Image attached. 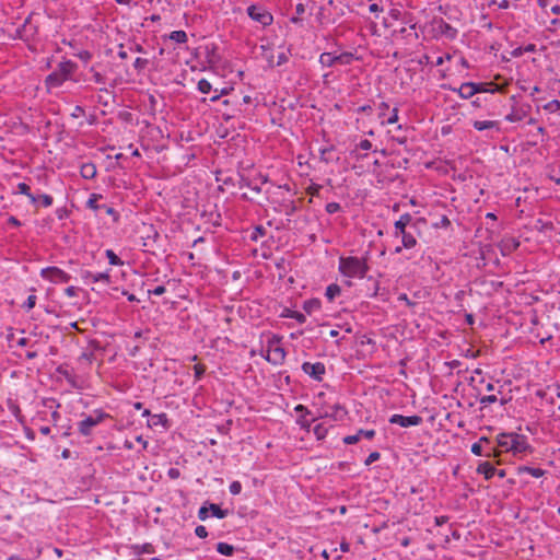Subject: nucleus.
I'll list each match as a JSON object with an SVG mask.
<instances>
[{
	"label": "nucleus",
	"mask_w": 560,
	"mask_h": 560,
	"mask_svg": "<svg viewBox=\"0 0 560 560\" xmlns=\"http://www.w3.org/2000/svg\"><path fill=\"white\" fill-rule=\"evenodd\" d=\"M370 270L369 254L364 256H340L338 259V271L347 278L346 284L352 285L351 279H364Z\"/></svg>",
	"instance_id": "1"
},
{
	"label": "nucleus",
	"mask_w": 560,
	"mask_h": 560,
	"mask_svg": "<svg viewBox=\"0 0 560 560\" xmlns=\"http://www.w3.org/2000/svg\"><path fill=\"white\" fill-rule=\"evenodd\" d=\"M497 445L501 452H511L514 456H524L533 453L534 448L528 443V438L516 432H502L497 435Z\"/></svg>",
	"instance_id": "2"
},
{
	"label": "nucleus",
	"mask_w": 560,
	"mask_h": 560,
	"mask_svg": "<svg viewBox=\"0 0 560 560\" xmlns=\"http://www.w3.org/2000/svg\"><path fill=\"white\" fill-rule=\"evenodd\" d=\"M77 68V63L71 60H63L59 62L57 68L46 77V86L48 89L61 86L72 77Z\"/></svg>",
	"instance_id": "3"
},
{
	"label": "nucleus",
	"mask_w": 560,
	"mask_h": 560,
	"mask_svg": "<svg viewBox=\"0 0 560 560\" xmlns=\"http://www.w3.org/2000/svg\"><path fill=\"white\" fill-rule=\"evenodd\" d=\"M108 419H113L112 415L105 412L103 409H94L91 415L84 416V418L77 423L78 432L82 436H90L94 427Z\"/></svg>",
	"instance_id": "4"
},
{
	"label": "nucleus",
	"mask_w": 560,
	"mask_h": 560,
	"mask_svg": "<svg viewBox=\"0 0 560 560\" xmlns=\"http://www.w3.org/2000/svg\"><path fill=\"white\" fill-rule=\"evenodd\" d=\"M348 416V410L341 404H322L317 411V418H328L335 422H342Z\"/></svg>",
	"instance_id": "5"
},
{
	"label": "nucleus",
	"mask_w": 560,
	"mask_h": 560,
	"mask_svg": "<svg viewBox=\"0 0 560 560\" xmlns=\"http://www.w3.org/2000/svg\"><path fill=\"white\" fill-rule=\"evenodd\" d=\"M265 359L273 365H280L284 362L285 350L280 345V338L276 335L267 341V354L265 355Z\"/></svg>",
	"instance_id": "6"
},
{
	"label": "nucleus",
	"mask_w": 560,
	"mask_h": 560,
	"mask_svg": "<svg viewBox=\"0 0 560 560\" xmlns=\"http://www.w3.org/2000/svg\"><path fill=\"white\" fill-rule=\"evenodd\" d=\"M354 55L349 51L335 55L332 52H323L319 56L318 62L324 68H330L335 65L348 66L352 62Z\"/></svg>",
	"instance_id": "7"
},
{
	"label": "nucleus",
	"mask_w": 560,
	"mask_h": 560,
	"mask_svg": "<svg viewBox=\"0 0 560 560\" xmlns=\"http://www.w3.org/2000/svg\"><path fill=\"white\" fill-rule=\"evenodd\" d=\"M40 277L51 283H67L71 280V276L58 267H46L40 270Z\"/></svg>",
	"instance_id": "8"
},
{
	"label": "nucleus",
	"mask_w": 560,
	"mask_h": 560,
	"mask_svg": "<svg viewBox=\"0 0 560 560\" xmlns=\"http://www.w3.org/2000/svg\"><path fill=\"white\" fill-rule=\"evenodd\" d=\"M248 16L262 26H269L273 22L272 14L262 5L252 4L247 8Z\"/></svg>",
	"instance_id": "9"
},
{
	"label": "nucleus",
	"mask_w": 560,
	"mask_h": 560,
	"mask_svg": "<svg viewBox=\"0 0 560 560\" xmlns=\"http://www.w3.org/2000/svg\"><path fill=\"white\" fill-rule=\"evenodd\" d=\"M302 371L315 381L322 382L326 373V366L323 362H304L302 364Z\"/></svg>",
	"instance_id": "10"
},
{
	"label": "nucleus",
	"mask_w": 560,
	"mask_h": 560,
	"mask_svg": "<svg viewBox=\"0 0 560 560\" xmlns=\"http://www.w3.org/2000/svg\"><path fill=\"white\" fill-rule=\"evenodd\" d=\"M388 421L392 424H398L402 428H409V427L420 425L422 423V418L417 415L402 416V415L395 413V415L390 416Z\"/></svg>",
	"instance_id": "11"
},
{
	"label": "nucleus",
	"mask_w": 560,
	"mask_h": 560,
	"mask_svg": "<svg viewBox=\"0 0 560 560\" xmlns=\"http://www.w3.org/2000/svg\"><path fill=\"white\" fill-rule=\"evenodd\" d=\"M433 30L438 35L444 36L448 39H454L457 36V30L443 19H436L433 21Z\"/></svg>",
	"instance_id": "12"
},
{
	"label": "nucleus",
	"mask_w": 560,
	"mask_h": 560,
	"mask_svg": "<svg viewBox=\"0 0 560 560\" xmlns=\"http://www.w3.org/2000/svg\"><path fill=\"white\" fill-rule=\"evenodd\" d=\"M530 109V105L525 104L521 106H514L511 113L505 116V120L509 122H517L523 120Z\"/></svg>",
	"instance_id": "13"
},
{
	"label": "nucleus",
	"mask_w": 560,
	"mask_h": 560,
	"mask_svg": "<svg viewBox=\"0 0 560 560\" xmlns=\"http://www.w3.org/2000/svg\"><path fill=\"white\" fill-rule=\"evenodd\" d=\"M471 453L476 456H486V457H497L500 455V452H498L497 447L494 446H488L486 450H483L480 442H476L471 445Z\"/></svg>",
	"instance_id": "14"
},
{
	"label": "nucleus",
	"mask_w": 560,
	"mask_h": 560,
	"mask_svg": "<svg viewBox=\"0 0 560 560\" xmlns=\"http://www.w3.org/2000/svg\"><path fill=\"white\" fill-rule=\"evenodd\" d=\"M472 127L478 131L494 130L500 132V122L498 120H474Z\"/></svg>",
	"instance_id": "15"
},
{
	"label": "nucleus",
	"mask_w": 560,
	"mask_h": 560,
	"mask_svg": "<svg viewBox=\"0 0 560 560\" xmlns=\"http://www.w3.org/2000/svg\"><path fill=\"white\" fill-rule=\"evenodd\" d=\"M412 217L409 213H404L400 218L395 222V236H399L400 233L408 231L407 228L411 223Z\"/></svg>",
	"instance_id": "16"
},
{
	"label": "nucleus",
	"mask_w": 560,
	"mask_h": 560,
	"mask_svg": "<svg viewBox=\"0 0 560 560\" xmlns=\"http://www.w3.org/2000/svg\"><path fill=\"white\" fill-rule=\"evenodd\" d=\"M83 278L91 281L92 283L103 282L106 284L110 283V276L108 272H92L85 271Z\"/></svg>",
	"instance_id": "17"
},
{
	"label": "nucleus",
	"mask_w": 560,
	"mask_h": 560,
	"mask_svg": "<svg viewBox=\"0 0 560 560\" xmlns=\"http://www.w3.org/2000/svg\"><path fill=\"white\" fill-rule=\"evenodd\" d=\"M372 142L368 139L361 140L355 148L352 150L351 155L355 158L357 160L364 159L366 154L360 153V151H370L372 150Z\"/></svg>",
	"instance_id": "18"
},
{
	"label": "nucleus",
	"mask_w": 560,
	"mask_h": 560,
	"mask_svg": "<svg viewBox=\"0 0 560 560\" xmlns=\"http://www.w3.org/2000/svg\"><path fill=\"white\" fill-rule=\"evenodd\" d=\"M452 91L457 93L463 100H468L475 95L472 82H464L459 88H454Z\"/></svg>",
	"instance_id": "19"
},
{
	"label": "nucleus",
	"mask_w": 560,
	"mask_h": 560,
	"mask_svg": "<svg viewBox=\"0 0 560 560\" xmlns=\"http://www.w3.org/2000/svg\"><path fill=\"white\" fill-rule=\"evenodd\" d=\"M477 472L483 475L486 480H490L495 476L497 468L491 463L483 462L478 465Z\"/></svg>",
	"instance_id": "20"
},
{
	"label": "nucleus",
	"mask_w": 560,
	"mask_h": 560,
	"mask_svg": "<svg viewBox=\"0 0 560 560\" xmlns=\"http://www.w3.org/2000/svg\"><path fill=\"white\" fill-rule=\"evenodd\" d=\"M148 427L149 428H155V427L167 428L168 427L167 415L162 412V413H156V415L151 416V419L148 420Z\"/></svg>",
	"instance_id": "21"
},
{
	"label": "nucleus",
	"mask_w": 560,
	"mask_h": 560,
	"mask_svg": "<svg viewBox=\"0 0 560 560\" xmlns=\"http://www.w3.org/2000/svg\"><path fill=\"white\" fill-rule=\"evenodd\" d=\"M96 166L94 163H83L80 167V174L85 179H93L96 176Z\"/></svg>",
	"instance_id": "22"
},
{
	"label": "nucleus",
	"mask_w": 560,
	"mask_h": 560,
	"mask_svg": "<svg viewBox=\"0 0 560 560\" xmlns=\"http://www.w3.org/2000/svg\"><path fill=\"white\" fill-rule=\"evenodd\" d=\"M280 317H283V318H293L295 319L299 324H304L306 322V316L304 314H302L301 312H298V311H293L291 308H288L285 307Z\"/></svg>",
	"instance_id": "23"
},
{
	"label": "nucleus",
	"mask_w": 560,
	"mask_h": 560,
	"mask_svg": "<svg viewBox=\"0 0 560 560\" xmlns=\"http://www.w3.org/2000/svg\"><path fill=\"white\" fill-rule=\"evenodd\" d=\"M14 194H21L28 198L32 205H36L35 194L32 192L31 187L26 183H19Z\"/></svg>",
	"instance_id": "24"
},
{
	"label": "nucleus",
	"mask_w": 560,
	"mask_h": 560,
	"mask_svg": "<svg viewBox=\"0 0 560 560\" xmlns=\"http://www.w3.org/2000/svg\"><path fill=\"white\" fill-rule=\"evenodd\" d=\"M399 236L405 248L410 249L417 245V238L409 230L400 233Z\"/></svg>",
	"instance_id": "25"
},
{
	"label": "nucleus",
	"mask_w": 560,
	"mask_h": 560,
	"mask_svg": "<svg viewBox=\"0 0 560 560\" xmlns=\"http://www.w3.org/2000/svg\"><path fill=\"white\" fill-rule=\"evenodd\" d=\"M520 246V242L515 238L511 237L508 240H503L501 244V253L503 255H508L515 250Z\"/></svg>",
	"instance_id": "26"
},
{
	"label": "nucleus",
	"mask_w": 560,
	"mask_h": 560,
	"mask_svg": "<svg viewBox=\"0 0 560 560\" xmlns=\"http://www.w3.org/2000/svg\"><path fill=\"white\" fill-rule=\"evenodd\" d=\"M518 474H528L534 478H540L545 476L546 470L541 468L536 467H529V466H520L517 468Z\"/></svg>",
	"instance_id": "27"
},
{
	"label": "nucleus",
	"mask_w": 560,
	"mask_h": 560,
	"mask_svg": "<svg viewBox=\"0 0 560 560\" xmlns=\"http://www.w3.org/2000/svg\"><path fill=\"white\" fill-rule=\"evenodd\" d=\"M101 199H103V196L101 194H91L86 201V208L93 211L102 210V205L98 203Z\"/></svg>",
	"instance_id": "28"
},
{
	"label": "nucleus",
	"mask_w": 560,
	"mask_h": 560,
	"mask_svg": "<svg viewBox=\"0 0 560 560\" xmlns=\"http://www.w3.org/2000/svg\"><path fill=\"white\" fill-rule=\"evenodd\" d=\"M341 294V288L337 283H331L326 288L325 296L329 302H332Z\"/></svg>",
	"instance_id": "29"
},
{
	"label": "nucleus",
	"mask_w": 560,
	"mask_h": 560,
	"mask_svg": "<svg viewBox=\"0 0 560 560\" xmlns=\"http://www.w3.org/2000/svg\"><path fill=\"white\" fill-rule=\"evenodd\" d=\"M35 198H36L35 206H37V207L40 206L43 208H49L50 206H52L54 198H52V196H50L48 194L35 195Z\"/></svg>",
	"instance_id": "30"
},
{
	"label": "nucleus",
	"mask_w": 560,
	"mask_h": 560,
	"mask_svg": "<svg viewBox=\"0 0 560 560\" xmlns=\"http://www.w3.org/2000/svg\"><path fill=\"white\" fill-rule=\"evenodd\" d=\"M209 509H210V512L211 514L214 516V517H218V518H224L229 515V510L226 509H221L218 504L215 503H209Z\"/></svg>",
	"instance_id": "31"
},
{
	"label": "nucleus",
	"mask_w": 560,
	"mask_h": 560,
	"mask_svg": "<svg viewBox=\"0 0 560 560\" xmlns=\"http://www.w3.org/2000/svg\"><path fill=\"white\" fill-rule=\"evenodd\" d=\"M168 38L178 44H185L188 40V36L185 31H173L168 35Z\"/></svg>",
	"instance_id": "32"
},
{
	"label": "nucleus",
	"mask_w": 560,
	"mask_h": 560,
	"mask_svg": "<svg viewBox=\"0 0 560 560\" xmlns=\"http://www.w3.org/2000/svg\"><path fill=\"white\" fill-rule=\"evenodd\" d=\"M234 550H235L234 547L228 542H218L217 544V551L220 555L231 557V556H233Z\"/></svg>",
	"instance_id": "33"
},
{
	"label": "nucleus",
	"mask_w": 560,
	"mask_h": 560,
	"mask_svg": "<svg viewBox=\"0 0 560 560\" xmlns=\"http://www.w3.org/2000/svg\"><path fill=\"white\" fill-rule=\"evenodd\" d=\"M493 85H494L493 83H487V82H480V83L472 82V90L475 91V94L493 92L494 89H490V86H493Z\"/></svg>",
	"instance_id": "34"
},
{
	"label": "nucleus",
	"mask_w": 560,
	"mask_h": 560,
	"mask_svg": "<svg viewBox=\"0 0 560 560\" xmlns=\"http://www.w3.org/2000/svg\"><path fill=\"white\" fill-rule=\"evenodd\" d=\"M320 307V303L318 300H307L303 303V310L307 313V314H312L314 311H317L319 310Z\"/></svg>",
	"instance_id": "35"
},
{
	"label": "nucleus",
	"mask_w": 560,
	"mask_h": 560,
	"mask_svg": "<svg viewBox=\"0 0 560 560\" xmlns=\"http://www.w3.org/2000/svg\"><path fill=\"white\" fill-rule=\"evenodd\" d=\"M313 432L317 440H324L328 434V428L324 423L314 427Z\"/></svg>",
	"instance_id": "36"
},
{
	"label": "nucleus",
	"mask_w": 560,
	"mask_h": 560,
	"mask_svg": "<svg viewBox=\"0 0 560 560\" xmlns=\"http://www.w3.org/2000/svg\"><path fill=\"white\" fill-rule=\"evenodd\" d=\"M105 255L110 265H113V266H122L124 265V261L114 253V250L106 249Z\"/></svg>",
	"instance_id": "37"
},
{
	"label": "nucleus",
	"mask_w": 560,
	"mask_h": 560,
	"mask_svg": "<svg viewBox=\"0 0 560 560\" xmlns=\"http://www.w3.org/2000/svg\"><path fill=\"white\" fill-rule=\"evenodd\" d=\"M334 151V147H328V148H323L319 150V154H320V161L325 162V163H329L332 161V156H331V153Z\"/></svg>",
	"instance_id": "38"
},
{
	"label": "nucleus",
	"mask_w": 560,
	"mask_h": 560,
	"mask_svg": "<svg viewBox=\"0 0 560 560\" xmlns=\"http://www.w3.org/2000/svg\"><path fill=\"white\" fill-rule=\"evenodd\" d=\"M215 50H217V47L214 45H212L211 48H209V46H207V60L209 63H212V65L218 63L219 56L217 55Z\"/></svg>",
	"instance_id": "39"
},
{
	"label": "nucleus",
	"mask_w": 560,
	"mask_h": 560,
	"mask_svg": "<svg viewBox=\"0 0 560 560\" xmlns=\"http://www.w3.org/2000/svg\"><path fill=\"white\" fill-rule=\"evenodd\" d=\"M544 109L547 110L550 114L560 112V101L559 100H552L544 105Z\"/></svg>",
	"instance_id": "40"
},
{
	"label": "nucleus",
	"mask_w": 560,
	"mask_h": 560,
	"mask_svg": "<svg viewBox=\"0 0 560 560\" xmlns=\"http://www.w3.org/2000/svg\"><path fill=\"white\" fill-rule=\"evenodd\" d=\"M197 89L202 94H208L212 91V85L207 79H201L198 82Z\"/></svg>",
	"instance_id": "41"
},
{
	"label": "nucleus",
	"mask_w": 560,
	"mask_h": 560,
	"mask_svg": "<svg viewBox=\"0 0 560 560\" xmlns=\"http://www.w3.org/2000/svg\"><path fill=\"white\" fill-rule=\"evenodd\" d=\"M266 234V229L262 225L255 226L250 234V240L257 242L260 237Z\"/></svg>",
	"instance_id": "42"
},
{
	"label": "nucleus",
	"mask_w": 560,
	"mask_h": 560,
	"mask_svg": "<svg viewBox=\"0 0 560 560\" xmlns=\"http://www.w3.org/2000/svg\"><path fill=\"white\" fill-rule=\"evenodd\" d=\"M149 65V60L145 59V58H136L135 62H133V68L138 71V72H141L143 71Z\"/></svg>",
	"instance_id": "43"
},
{
	"label": "nucleus",
	"mask_w": 560,
	"mask_h": 560,
	"mask_svg": "<svg viewBox=\"0 0 560 560\" xmlns=\"http://www.w3.org/2000/svg\"><path fill=\"white\" fill-rule=\"evenodd\" d=\"M499 400L498 396L497 395H486V396H482L480 399H479V402L482 407H486L490 404H494Z\"/></svg>",
	"instance_id": "44"
},
{
	"label": "nucleus",
	"mask_w": 560,
	"mask_h": 560,
	"mask_svg": "<svg viewBox=\"0 0 560 560\" xmlns=\"http://www.w3.org/2000/svg\"><path fill=\"white\" fill-rule=\"evenodd\" d=\"M320 189L322 185L313 183L306 188V194L312 197H319Z\"/></svg>",
	"instance_id": "45"
},
{
	"label": "nucleus",
	"mask_w": 560,
	"mask_h": 560,
	"mask_svg": "<svg viewBox=\"0 0 560 560\" xmlns=\"http://www.w3.org/2000/svg\"><path fill=\"white\" fill-rule=\"evenodd\" d=\"M451 226V221L446 215H442L438 222L433 224L435 229H447Z\"/></svg>",
	"instance_id": "46"
},
{
	"label": "nucleus",
	"mask_w": 560,
	"mask_h": 560,
	"mask_svg": "<svg viewBox=\"0 0 560 560\" xmlns=\"http://www.w3.org/2000/svg\"><path fill=\"white\" fill-rule=\"evenodd\" d=\"M36 301H37L36 295H34V294L28 295L27 300L23 304V308L27 312L31 311L32 308H34Z\"/></svg>",
	"instance_id": "47"
},
{
	"label": "nucleus",
	"mask_w": 560,
	"mask_h": 560,
	"mask_svg": "<svg viewBox=\"0 0 560 560\" xmlns=\"http://www.w3.org/2000/svg\"><path fill=\"white\" fill-rule=\"evenodd\" d=\"M209 512H210V509H209V504L208 502H206L198 511V518L200 521H206L208 517H209Z\"/></svg>",
	"instance_id": "48"
},
{
	"label": "nucleus",
	"mask_w": 560,
	"mask_h": 560,
	"mask_svg": "<svg viewBox=\"0 0 560 560\" xmlns=\"http://www.w3.org/2000/svg\"><path fill=\"white\" fill-rule=\"evenodd\" d=\"M397 121H398V108L395 107V108H393L390 116L386 120H382L381 124L382 125H385V124L392 125V124H396Z\"/></svg>",
	"instance_id": "49"
},
{
	"label": "nucleus",
	"mask_w": 560,
	"mask_h": 560,
	"mask_svg": "<svg viewBox=\"0 0 560 560\" xmlns=\"http://www.w3.org/2000/svg\"><path fill=\"white\" fill-rule=\"evenodd\" d=\"M325 210H326L327 213L334 214V213H336V212L341 210V206H340V203L335 202V201L334 202H328L326 205V207H325Z\"/></svg>",
	"instance_id": "50"
},
{
	"label": "nucleus",
	"mask_w": 560,
	"mask_h": 560,
	"mask_svg": "<svg viewBox=\"0 0 560 560\" xmlns=\"http://www.w3.org/2000/svg\"><path fill=\"white\" fill-rule=\"evenodd\" d=\"M195 380L200 381L206 373V366L203 364H196L194 366Z\"/></svg>",
	"instance_id": "51"
},
{
	"label": "nucleus",
	"mask_w": 560,
	"mask_h": 560,
	"mask_svg": "<svg viewBox=\"0 0 560 560\" xmlns=\"http://www.w3.org/2000/svg\"><path fill=\"white\" fill-rule=\"evenodd\" d=\"M90 72H92V79L95 83L105 84V77L102 73L95 71L93 67L90 69Z\"/></svg>",
	"instance_id": "52"
},
{
	"label": "nucleus",
	"mask_w": 560,
	"mask_h": 560,
	"mask_svg": "<svg viewBox=\"0 0 560 560\" xmlns=\"http://www.w3.org/2000/svg\"><path fill=\"white\" fill-rule=\"evenodd\" d=\"M229 489H230L231 494H233V495H237V494H240V493H241V491H242V483H241L240 481H237V480L232 481V482L230 483Z\"/></svg>",
	"instance_id": "53"
},
{
	"label": "nucleus",
	"mask_w": 560,
	"mask_h": 560,
	"mask_svg": "<svg viewBox=\"0 0 560 560\" xmlns=\"http://www.w3.org/2000/svg\"><path fill=\"white\" fill-rule=\"evenodd\" d=\"M358 434L361 439L364 438L368 440H372L375 436L376 432L373 429H371V430L360 429V430H358Z\"/></svg>",
	"instance_id": "54"
},
{
	"label": "nucleus",
	"mask_w": 560,
	"mask_h": 560,
	"mask_svg": "<svg viewBox=\"0 0 560 560\" xmlns=\"http://www.w3.org/2000/svg\"><path fill=\"white\" fill-rule=\"evenodd\" d=\"M77 57L83 62L88 63L92 59L93 55L89 50H81L77 54Z\"/></svg>",
	"instance_id": "55"
},
{
	"label": "nucleus",
	"mask_w": 560,
	"mask_h": 560,
	"mask_svg": "<svg viewBox=\"0 0 560 560\" xmlns=\"http://www.w3.org/2000/svg\"><path fill=\"white\" fill-rule=\"evenodd\" d=\"M381 457V454L378 452H372L370 455L365 458L364 465L370 466L374 462L378 460Z\"/></svg>",
	"instance_id": "56"
},
{
	"label": "nucleus",
	"mask_w": 560,
	"mask_h": 560,
	"mask_svg": "<svg viewBox=\"0 0 560 560\" xmlns=\"http://www.w3.org/2000/svg\"><path fill=\"white\" fill-rule=\"evenodd\" d=\"M102 209L105 210L106 214L113 217L115 221L119 219L118 212L113 207L102 205Z\"/></svg>",
	"instance_id": "57"
},
{
	"label": "nucleus",
	"mask_w": 560,
	"mask_h": 560,
	"mask_svg": "<svg viewBox=\"0 0 560 560\" xmlns=\"http://www.w3.org/2000/svg\"><path fill=\"white\" fill-rule=\"evenodd\" d=\"M296 423L304 430L306 431H310V428H311V424H312V421L305 419V416L303 417H300L298 420H296Z\"/></svg>",
	"instance_id": "58"
},
{
	"label": "nucleus",
	"mask_w": 560,
	"mask_h": 560,
	"mask_svg": "<svg viewBox=\"0 0 560 560\" xmlns=\"http://www.w3.org/2000/svg\"><path fill=\"white\" fill-rule=\"evenodd\" d=\"M361 440V438L359 436L358 432L353 435H347L343 438V443L345 444H348V445H351V444H355L358 443L359 441Z\"/></svg>",
	"instance_id": "59"
},
{
	"label": "nucleus",
	"mask_w": 560,
	"mask_h": 560,
	"mask_svg": "<svg viewBox=\"0 0 560 560\" xmlns=\"http://www.w3.org/2000/svg\"><path fill=\"white\" fill-rule=\"evenodd\" d=\"M195 534L199 538H207L208 537V530L203 525H198L195 528Z\"/></svg>",
	"instance_id": "60"
},
{
	"label": "nucleus",
	"mask_w": 560,
	"mask_h": 560,
	"mask_svg": "<svg viewBox=\"0 0 560 560\" xmlns=\"http://www.w3.org/2000/svg\"><path fill=\"white\" fill-rule=\"evenodd\" d=\"M62 375L63 377L66 378V381L73 387H77V383H75V376L73 374H71L70 372L68 371H65L62 372Z\"/></svg>",
	"instance_id": "61"
},
{
	"label": "nucleus",
	"mask_w": 560,
	"mask_h": 560,
	"mask_svg": "<svg viewBox=\"0 0 560 560\" xmlns=\"http://www.w3.org/2000/svg\"><path fill=\"white\" fill-rule=\"evenodd\" d=\"M62 375L63 377L66 378V381L73 387H77V383H75V376L73 374H71L70 372L68 371H65L62 372Z\"/></svg>",
	"instance_id": "62"
},
{
	"label": "nucleus",
	"mask_w": 560,
	"mask_h": 560,
	"mask_svg": "<svg viewBox=\"0 0 560 560\" xmlns=\"http://www.w3.org/2000/svg\"><path fill=\"white\" fill-rule=\"evenodd\" d=\"M84 114H85L84 108L82 106H80V105H77L73 108V112L71 113V117L79 118V117L83 116Z\"/></svg>",
	"instance_id": "63"
},
{
	"label": "nucleus",
	"mask_w": 560,
	"mask_h": 560,
	"mask_svg": "<svg viewBox=\"0 0 560 560\" xmlns=\"http://www.w3.org/2000/svg\"><path fill=\"white\" fill-rule=\"evenodd\" d=\"M294 411L298 412V413H301V417L303 416H306V415H310L311 411L307 409V407H305L304 405H296L294 407Z\"/></svg>",
	"instance_id": "64"
}]
</instances>
